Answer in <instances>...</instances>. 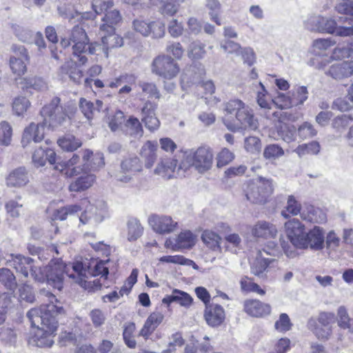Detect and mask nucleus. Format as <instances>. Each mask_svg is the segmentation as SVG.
<instances>
[{
    "label": "nucleus",
    "instance_id": "obj_47",
    "mask_svg": "<svg viewBox=\"0 0 353 353\" xmlns=\"http://www.w3.org/2000/svg\"><path fill=\"white\" fill-rule=\"evenodd\" d=\"M143 228L138 220L132 219L128 222V240H137L142 234Z\"/></svg>",
    "mask_w": 353,
    "mask_h": 353
},
{
    "label": "nucleus",
    "instance_id": "obj_63",
    "mask_svg": "<svg viewBox=\"0 0 353 353\" xmlns=\"http://www.w3.org/2000/svg\"><path fill=\"white\" fill-rule=\"evenodd\" d=\"M298 134L301 139H305L315 136L316 131L311 123L305 122L298 128Z\"/></svg>",
    "mask_w": 353,
    "mask_h": 353
},
{
    "label": "nucleus",
    "instance_id": "obj_45",
    "mask_svg": "<svg viewBox=\"0 0 353 353\" xmlns=\"http://www.w3.org/2000/svg\"><path fill=\"white\" fill-rule=\"evenodd\" d=\"M338 325L343 329H347L353 332V319L349 317L347 310L344 306H340L337 310Z\"/></svg>",
    "mask_w": 353,
    "mask_h": 353
},
{
    "label": "nucleus",
    "instance_id": "obj_56",
    "mask_svg": "<svg viewBox=\"0 0 353 353\" xmlns=\"http://www.w3.org/2000/svg\"><path fill=\"white\" fill-rule=\"evenodd\" d=\"M284 151L281 147L276 144L267 145L263 152V156L267 159H275L282 157Z\"/></svg>",
    "mask_w": 353,
    "mask_h": 353
},
{
    "label": "nucleus",
    "instance_id": "obj_19",
    "mask_svg": "<svg viewBox=\"0 0 353 353\" xmlns=\"http://www.w3.org/2000/svg\"><path fill=\"white\" fill-rule=\"evenodd\" d=\"M121 168L123 172L128 174L118 176V180L127 183L130 180L132 174L141 170V164L139 159L135 154H130L122 161Z\"/></svg>",
    "mask_w": 353,
    "mask_h": 353
},
{
    "label": "nucleus",
    "instance_id": "obj_20",
    "mask_svg": "<svg viewBox=\"0 0 353 353\" xmlns=\"http://www.w3.org/2000/svg\"><path fill=\"white\" fill-rule=\"evenodd\" d=\"M6 181L8 187L23 188L30 181L28 172L23 167L15 168L6 176Z\"/></svg>",
    "mask_w": 353,
    "mask_h": 353
},
{
    "label": "nucleus",
    "instance_id": "obj_11",
    "mask_svg": "<svg viewBox=\"0 0 353 353\" xmlns=\"http://www.w3.org/2000/svg\"><path fill=\"white\" fill-rule=\"evenodd\" d=\"M182 165V154L179 157V159H165L160 161L158 164L156 172L162 177L170 179L171 178L185 177L188 174L187 171H184L181 174L180 167Z\"/></svg>",
    "mask_w": 353,
    "mask_h": 353
},
{
    "label": "nucleus",
    "instance_id": "obj_17",
    "mask_svg": "<svg viewBox=\"0 0 353 353\" xmlns=\"http://www.w3.org/2000/svg\"><path fill=\"white\" fill-rule=\"evenodd\" d=\"M5 263L6 265L14 268L17 272H20L27 278L29 271L32 268L34 261L30 257H26L21 254H10V258L6 259Z\"/></svg>",
    "mask_w": 353,
    "mask_h": 353
},
{
    "label": "nucleus",
    "instance_id": "obj_12",
    "mask_svg": "<svg viewBox=\"0 0 353 353\" xmlns=\"http://www.w3.org/2000/svg\"><path fill=\"white\" fill-rule=\"evenodd\" d=\"M284 229L290 243L298 248L302 245V240L305 233V227L299 219H292L284 224Z\"/></svg>",
    "mask_w": 353,
    "mask_h": 353
},
{
    "label": "nucleus",
    "instance_id": "obj_7",
    "mask_svg": "<svg viewBox=\"0 0 353 353\" xmlns=\"http://www.w3.org/2000/svg\"><path fill=\"white\" fill-rule=\"evenodd\" d=\"M72 109L70 105L61 104V99L56 97L42 108L41 114L43 117L45 124L52 129H56L68 121Z\"/></svg>",
    "mask_w": 353,
    "mask_h": 353
},
{
    "label": "nucleus",
    "instance_id": "obj_1",
    "mask_svg": "<svg viewBox=\"0 0 353 353\" xmlns=\"http://www.w3.org/2000/svg\"><path fill=\"white\" fill-rule=\"evenodd\" d=\"M41 295L44 303L27 313V317L34 327L28 341L39 347H50L54 343L53 338L58 327L57 316L65 311L61 302L51 292L42 290Z\"/></svg>",
    "mask_w": 353,
    "mask_h": 353
},
{
    "label": "nucleus",
    "instance_id": "obj_13",
    "mask_svg": "<svg viewBox=\"0 0 353 353\" xmlns=\"http://www.w3.org/2000/svg\"><path fill=\"white\" fill-rule=\"evenodd\" d=\"M303 243L299 249L310 248L313 250H321L324 247L325 236L323 229L314 226L308 232H305L302 240Z\"/></svg>",
    "mask_w": 353,
    "mask_h": 353
},
{
    "label": "nucleus",
    "instance_id": "obj_31",
    "mask_svg": "<svg viewBox=\"0 0 353 353\" xmlns=\"http://www.w3.org/2000/svg\"><path fill=\"white\" fill-rule=\"evenodd\" d=\"M179 72V68L178 64L170 57L163 58L162 65L158 69L159 74L165 79L175 77Z\"/></svg>",
    "mask_w": 353,
    "mask_h": 353
},
{
    "label": "nucleus",
    "instance_id": "obj_32",
    "mask_svg": "<svg viewBox=\"0 0 353 353\" xmlns=\"http://www.w3.org/2000/svg\"><path fill=\"white\" fill-rule=\"evenodd\" d=\"M336 43L331 38L315 39L312 46V53L318 57L326 56V51Z\"/></svg>",
    "mask_w": 353,
    "mask_h": 353
},
{
    "label": "nucleus",
    "instance_id": "obj_55",
    "mask_svg": "<svg viewBox=\"0 0 353 353\" xmlns=\"http://www.w3.org/2000/svg\"><path fill=\"white\" fill-rule=\"evenodd\" d=\"M205 46L200 42H193L190 44L188 55L192 59H200L203 57L205 54L204 50Z\"/></svg>",
    "mask_w": 353,
    "mask_h": 353
},
{
    "label": "nucleus",
    "instance_id": "obj_5",
    "mask_svg": "<svg viewBox=\"0 0 353 353\" xmlns=\"http://www.w3.org/2000/svg\"><path fill=\"white\" fill-rule=\"evenodd\" d=\"M182 165L179 170L181 174L188 173L193 168L199 174H204L212 170L214 164V152L208 145H201L196 148L188 149L181 152Z\"/></svg>",
    "mask_w": 353,
    "mask_h": 353
},
{
    "label": "nucleus",
    "instance_id": "obj_46",
    "mask_svg": "<svg viewBox=\"0 0 353 353\" xmlns=\"http://www.w3.org/2000/svg\"><path fill=\"white\" fill-rule=\"evenodd\" d=\"M256 102L261 108L267 110L271 108L272 101L269 99L268 92L261 82L258 84Z\"/></svg>",
    "mask_w": 353,
    "mask_h": 353
},
{
    "label": "nucleus",
    "instance_id": "obj_23",
    "mask_svg": "<svg viewBox=\"0 0 353 353\" xmlns=\"http://www.w3.org/2000/svg\"><path fill=\"white\" fill-rule=\"evenodd\" d=\"M245 311L250 316L261 317L270 313V305L259 300H248L244 303Z\"/></svg>",
    "mask_w": 353,
    "mask_h": 353
},
{
    "label": "nucleus",
    "instance_id": "obj_4",
    "mask_svg": "<svg viewBox=\"0 0 353 353\" xmlns=\"http://www.w3.org/2000/svg\"><path fill=\"white\" fill-rule=\"evenodd\" d=\"M47 274V282L59 290L63 288L64 274H67L70 279L85 288L88 270L83 266V263L76 261L72 265H65L62 261H51L45 268Z\"/></svg>",
    "mask_w": 353,
    "mask_h": 353
},
{
    "label": "nucleus",
    "instance_id": "obj_14",
    "mask_svg": "<svg viewBox=\"0 0 353 353\" xmlns=\"http://www.w3.org/2000/svg\"><path fill=\"white\" fill-rule=\"evenodd\" d=\"M251 234L256 239H274L278 234V229L272 223L259 221L251 227Z\"/></svg>",
    "mask_w": 353,
    "mask_h": 353
},
{
    "label": "nucleus",
    "instance_id": "obj_29",
    "mask_svg": "<svg viewBox=\"0 0 353 353\" xmlns=\"http://www.w3.org/2000/svg\"><path fill=\"white\" fill-rule=\"evenodd\" d=\"M103 101L97 100L95 103L85 99L81 98L79 101V108L88 119H92L97 117L103 108Z\"/></svg>",
    "mask_w": 353,
    "mask_h": 353
},
{
    "label": "nucleus",
    "instance_id": "obj_22",
    "mask_svg": "<svg viewBox=\"0 0 353 353\" xmlns=\"http://www.w3.org/2000/svg\"><path fill=\"white\" fill-rule=\"evenodd\" d=\"M327 74L336 80L347 78L353 74V61H347L333 64Z\"/></svg>",
    "mask_w": 353,
    "mask_h": 353
},
{
    "label": "nucleus",
    "instance_id": "obj_48",
    "mask_svg": "<svg viewBox=\"0 0 353 353\" xmlns=\"http://www.w3.org/2000/svg\"><path fill=\"white\" fill-rule=\"evenodd\" d=\"M136 330L134 323H128L125 325L123 333V340L125 345L130 348H135L137 342L134 339V332Z\"/></svg>",
    "mask_w": 353,
    "mask_h": 353
},
{
    "label": "nucleus",
    "instance_id": "obj_24",
    "mask_svg": "<svg viewBox=\"0 0 353 353\" xmlns=\"http://www.w3.org/2000/svg\"><path fill=\"white\" fill-rule=\"evenodd\" d=\"M101 39V50L106 58L109 57L112 50L121 47L123 45V40L121 37L113 32L112 33H107Z\"/></svg>",
    "mask_w": 353,
    "mask_h": 353
},
{
    "label": "nucleus",
    "instance_id": "obj_18",
    "mask_svg": "<svg viewBox=\"0 0 353 353\" xmlns=\"http://www.w3.org/2000/svg\"><path fill=\"white\" fill-rule=\"evenodd\" d=\"M204 318L211 327L220 325L225 320V313L223 307L218 304L211 303L205 305Z\"/></svg>",
    "mask_w": 353,
    "mask_h": 353
},
{
    "label": "nucleus",
    "instance_id": "obj_28",
    "mask_svg": "<svg viewBox=\"0 0 353 353\" xmlns=\"http://www.w3.org/2000/svg\"><path fill=\"white\" fill-rule=\"evenodd\" d=\"M32 162L37 167L43 166L48 161L50 164L56 162V153L54 150L39 148L34 150L32 154Z\"/></svg>",
    "mask_w": 353,
    "mask_h": 353
},
{
    "label": "nucleus",
    "instance_id": "obj_42",
    "mask_svg": "<svg viewBox=\"0 0 353 353\" xmlns=\"http://www.w3.org/2000/svg\"><path fill=\"white\" fill-rule=\"evenodd\" d=\"M320 145L317 141L299 145L294 150L299 157L305 155H315L320 152Z\"/></svg>",
    "mask_w": 353,
    "mask_h": 353
},
{
    "label": "nucleus",
    "instance_id": "obj_39",
    "mask_svg": "<svg viewBox=\"0 0 353 353\" xmlns=\"http://www.w3.org/2000/svg\"><path fill=\"white\" fill-rule=\"evenodd\" d=\"M59 145L65 151H74L80 148L81 141L72 134H67L60 138L57 141Z\"/></svg>",
    "mask_w": 353,
    "mask_h": 353
},
{
    "label": "nucleus",
    "instance_id": "obj_3",
    "mask_svg": "<svg viewBox=\"0 0 353 353\" xmlns=\"http://www.w3.org/2000/svg\"><path fill=\"white\" fill-rule=\"evenodd\" d=\"M223 122L231 131L256 130L259 123L253 110L240 99H232L223 105Z\"/></svg>",
    "mask_w": 353,
    "mask_h": 353
},
{
    "label": "nucleus",
    "instance_id": "obj_57",
    "mask_svg": "<svg viewBox=\"0 0 353 353\" xmlns=\"http://www.w3.org/2000/svg\"><path fill=\"white\" fill-rule=\"evenodd\" d=\"M244 148L247 152L255 154L261 151V143L256 137H249L245 139Z\"/></svg>",
    "mask_w": 353,
    "mask_h": 353
},
{
    "label": "nucleus",
    "instance_id": "obj_40",
    "mask_svg": "<svg viewBox=\"0 0 353 353\" xmlns=\"http://www.w3.org/2000/svg\"><path fill=\"white\" fill-rule=\"evenodd\" d=\"M30 107V102L29 99L25 97H17L12 101V111L17 116H23Z\"/></svg>",
    "mask_w": 353,
    "mask_h": 353
},
{
    "label": "nucleus",
    "instance_id": "obj_9",
    "mask_svg": "<svg viewBox=\"0 0 353 353\" xmlns=\"http://www.w3.org/2000/svg\"><path fill=\"white\" fill-rule=\"evenodd\" d=\"M339 21L344 25H338L335 20L322 17L319 32L335 34L339 37L353 36V19L343 17L339 18Z\"/></svg>",
    "mask_w": 353,
    "mask_h": 353
},
{
    "label": "nucleus",
    "instance_id": "obj_51",
    "mask_svg": "<svg viewBox=\"0 0 353 353\" xmlns=\"http://www.w3.org/2000/svg\"><path fill=\"white\" fill-rule=\"evenodd\" d=\"M206 7L210 10L209 14L212 21L218 26L221 25V21L219 17L221 9V5L217 0H207Z\"/></svg>",
    "mask_w": 353,
    "mask_h": 353
},
{
    "label": "nucleus",
    "instance_id": "obj_8",
    "mask_svg": "<svg viewBox=\"0 0 353 353\" xmlns=\"http://www.w3.org/2000/svg\"><path fill=\"white\" fill-rule=\"evenodd\" d=\"M273 192L272 181L262 177L250 181L245 189L248 200L254 203H263Z\"/></svg>",
    "mask_w": 353,
    "mask_h": 353
},
{
    "label": "nucleus",
    "instance_id": "obj_52",
    "mask_svg": "<svg viewBox=\"0 0 353 353\" xmlns=\"http://www.w3.org/2000/svg\"><path fill=\"white\" fill-rule=\"evenodd\" d=\"M241 288L243 292H256L260 295H264L265 292L260 288V286L254 283L250 278L245 276L241 280Z\"/></svg>",
    "mask_w": 353,
    "mask_h": 353
},
{
    "label": "nucleus",
    "instance_id": "obj_58",
    "mask_svg": "<svg viewBox=\"0 0 353 353\" xmlns=\"http://www.w3.org/2000/svg\"><path fill=\"white\" fill-rule=\"evenodd\" d=\"M0 126L2 134L0 138V143L7 146L10 144L12 140V127L7 121H2Z\"/></svg>",
    "mask_w": 353,
    "mask_h": 353
},
{
    "label": "nucleus",
    "instance_id": "obj_64",
    "mask_svg": "<svg viewBox=\"0 0 353 353\" xmlns=\"http://www.w3.org/2000/svg\"><path fill=\"white\" fill-rule=\"evenodd\" d=\"M336 10L340 13L350 15L347 18L353 19V0H341L336 6Z\"/></svg>",
    "mask_w": 353,
    "mask_h": 353
},
{
    "label": "nucleus",
    "instance_id": "obj_62",
    "mask_svg": "<svg viewBox=\"0 0 353 353\" xmlns=\"http://www.w3.org/2000/svg\"><path fill=\"white\" fill-rule=\"evenodd\" d=\"M126 126L128 128V132L132 136L134 137H141L142 136L141 125L137 118H130L127 121Z\"/></svg>",
    "mask_w": 353,
    "mask_h": 353
},
{
    "label": "nucleus",
    "instance_id": "obj_33",
    "mask_svg": "<svg viewBox=\"0 0 353 353\" xmlns=\"http://www.w3.org/2000/svg\"><path fill=\"white\" fill-rule=\"evenodd\" d=\"M20 84L23 90L33 89L37 91H42L47 88V84L45 81L37 77L24 78L21 81Z\"/></svg>",
    "mask_w": 353,
    "mask_h": 353
},
{
    "label": "nucleus",
    "instance_id": "obj_54",
    "mask_svg": "<svg viewBox=\"0 0 353 353\" xmlns=\"http://www.w3.org/2000/svg\"><path fill=\"white\" fill-rule=\"evenodd\" d=\"M296 129L291 125L283 124L279 128V133L281 137L285 142H291L294 140Z\"/></svg>",
    "mask_w": 353,
    "mask_h": 353
},
{
    "label": "nucleus",
    "instance_id": "obj_34",
    "mask_svg": "<svg viewBox=\"0 0 353 353\" xmlns=\"http://www.w3.org/2000/svg\"><path fill=\"white\" fill-rule=\"evenodd\" d=\"M177 223L170 216H163L156 219V232L160 234L170 233L174 230Z\"/></svg>",
    "mask_w": 353,
    "mask_h": 353
},
{
    "label": "nucleus",
    "instance_id": "obj_50",
    "mask_svg": "<svg viewBox=\"0 0 353 353\" xmlns=\"http://www.w3.org/2000/svg\"><path fill=\"white\" fill-rule=\"evenodd\" d=\"M272 103L280 109H288L294 106L291 95L282 92H279L277 95L272 99Z\"/></svg>",
    "mask_w": 353,
    "mask_h": 353
},
{
    "label": "nucleus",
    "instance_id": "obj_26",
    "mask_svg": "<svg viewBox=\"0 0 353 353\" xmlns=\"http://www.w3.org/2000/svg\"><path fill=\"white\" fill-rule=\"evenodd\" d=\"M18 50L20 57H12L10 59V66L14 74L21 76L26 71V61L28 60V56L23 46L19 47Z\"/></svg>",
    "mask_w": 353,
    "mask_h": 353
},
{
    "label": "nucleus",
    "instance_id": "obj_53",
    "mask_svg": "<svg viewBox=\"0 0 353 353\" xmlns=\"http://www.w3.org/2000/svg\"><path fill=\"white\" fill-rule=\"evenodd\" d=\"M234 159V154L229 149L223 148L216 155V166L222 168L232 162Z\"/></svg>",
    "mask_w": 353,
    "mask_h": 353
},
{
    "label": "nucleus",
    "instance_id": "obj_25",
    "mask_svg": "<svg viewBox=\"0 0 353 353\" xmlns=\"http://www.w3.org/2000/svg\"><path fill=\"white\" fill-rule=\"evenodd\" d=\"M122 20L120 12L117 10H112L107 12L102 19V23L100 26V31L105 33H112L115 30V26Z\"/></svg>",
    "mask_w": 353,
    "mask_h": 353
},
{
    "label": "nucleus",
    "instance_id": "obj_44",
    "mask_svg": "<svg viewBox=\"0 0 353 353\" xmlns=\"http://www.w3.org/2000/svg\"><path fill=\"white\" fill-rule=\"evenodd\" d=\"M0 282L10 290H14L17 285L14 274L5 268H0Z\"/></svg>",
    "mask_w": 353,
    "mask_h": 353
},
{
    "label": "nucleus",
    "instance_id": "obj_2",
    "mask_svg": "<svg viewBox=\"0 0 353 353\" xmlns=\"http://www.w3.org/2000/svg\"><path fill=\"white\" fill-rule=\"evenodd\" d=\"M105 164L103 154L101 152L95 154L89 149L81 150L73 154L68 161L55 166L66 177L71 178L82 174L69 185L70 192L84 191L93 185L96 181V176L90 173L102 168Z\"/></svg>",
    "mask_w": 353,
    "mask_h": 353
},
{
    "label": "nucleus",
    "instance_id": "obj_21",
    "mask_svg": "<svg viewBox=\"0 0 353 353\" xmlns=\"http://www.w3.org/2000/svg\"><path fill=\"white\" fill-rule=\"evenodd\" d=\"M44 125L41 123H31L23 131L21 143L23 146L31 141L35 143L41 141L44 138Z\"/></svg>",
    "mask_w": 353,
    "mask_h": 353
},
{
    "label": "nucleus",
    "instance_id": "obj_16",
    "mask_svg": "<svg viewBox=\"0 0 353 353\" xmlns=\"http://www.w3.org/2000/svg\"><path fill=\"white\" fill-rule=\"evenodd\" d=\"M137 77L130 73H123L113 79L108 84L110 88H117L123 85L118 91V94L124 96L130 94L132 86L136 83Z\"/></svg>",
    "mask_w": 353,
    "mask_h": 353
},
{
    "label": "nucleus",
    "instance_id": "obj_43",
    "mask_svg": "<svg viewBox=\"0 0 353 353\" xmlns=\"http://www.w3.org/2000/svg\"><path fill=\"white\" fill-rule=\"evenodd\" d=\"M201 239L209 248L214 250L220 249L221 238L216 233L210 230H205L202 234Z\"/></svg>",
    "mask_w": 353,
    "mask_h": 353
},
{
    "label": "nucleus",
    "instance_id": "obj_49",
    "mask_svg": "<svg viewBox=\"0 0 353 353\" xmlns=\"http://www.w3.org/2000/svg\"><path fill=\"white\" fill-rule=\"evenodd\" d=\"M141 156L145 159V166L148 168L154 162V148L152 141H147L141 149Z\"/></svg>",
    "mask_w": 353,
    "mask_h": 353
},
{
    "label": "nucleus",
    "instance_id": "obj_35",
    "mask_svg": "<svg viewBox=\"0 0 353 353\" xmlns=\"http://www.w3.org/2000/svg\"><path fill=\"white\" fill-rule=\"evenodd\" d=\"M291 95L294 106L303 105L308 99L309 92L306 86L295 85L288 92Z\"/></svg>",
    "mask_w": 353,
    "mask_h": 353
},
{
    "label": "nucleus",
    "instance_id": "obj_61",
    "mask_svg": "<svg viewBox=\"0 0 353 353\" xmlns=\"http://www.w3.org/2000/svg\"><path fill=\"white\" fill-rule=\"evenodd\" d=\"M7 213L12 217L17 218L20 216L23 210V204L17 201L10 200L6 204Z\"/></svg>",
    "mask_w": 353,
    "mask_h": 353
},
{
    "label": "nucleus",
    "instance_id": "obj_38",
    "mask_svg": "<svg viewBox=\"0 0 353 353\" xmlns=\"http://www.w3.org/2000/svg\"><path fill=\"white\" fill-rule=\"evenodd\" d=\"M174 241H177L179 251L182 249H188L194 245L196 236L189 230L181 232Z\"/></svg>",
    "mask_w": 353,
    "mask_h": 353
},
{
    "label": "nucleus",
    "instance_id": "obj_36",
    "mask_svg": "<svg viewBox=\"0 0 353 353\" xmlns=\"http://www.w3.org/2000/svg\"><path fill=\"white\" fill-rule=\"evenodd\" d=\"M301 205L293 195L288 197L287 203L283 210L281 211V216L285 219L290 216H296L301 213Z\"/></svg>",
    "mask_w": 353,
    "mask_h": 353
},
{
    "label": "nucleus",
    "instance_id": "obj_37",
    "mask_svg": "<svg viewBox=\"0 0 353 353\" xmlns=\"http://www.w3.org/2000/svg\"><path fill=\"white\" fill-rule=\"evenodd\" d=\"M307 327L319 339H327L332 334L331 327H325L318 324L314 318L309 319Z\"/></svg>",
    "mask_w": 353,
    "mask_h": 353
},
{
    "label": "nucleus",
    "instance_id": "obj_27",
    "mask_svg": "<svg viewBox=\"0 0 353 353\" xmlns=\"http://www.w3.org/2000/svg\"><path fill=\"white\" fill-rule=\"evenodd\" d=\"M301 217L304 221L316 223H322L327 220L326 214L321 209L311 205L305 207L301 213Z\"/></svg>",
    "mask_w": 353,
    "mask_h": 353
},
{
    "label": "nucleus",
    "instance_id": "obj_41",
    "mask_svg": "<svg viewBox=\"0 0 353 353\" xmlns=\"http://www.w3.org/2000/svg\"><path fill=\"white\" fill-rule=\"evenodd\" d=\"M142 121L145 123L146 128L151 131L154 128V123L153 121L154 117V106L150 102L145 103L142 108Z\"/></svg>",
    "mask_w": 353,
    "mask_h": 353
},
{
    "label": "nucleus",
    "instance_id": "obj_30",
    "mask_svg": "<svg viewBox=\"0 0 353 353\" xmlns=\"http://www.w3.org/2000/svg\"><path fill=\"white\" fill-rule=\"evenodd\" d=\"M61 74L68 75L70 80L76 83H80L83 78V72L78 69L77 63L70 59L60 67Z\"/></svg>",
    "mask_w": 353,
    "mask_h": 353
},
{
    "label": "nucleus",
    "instance_id": "obj_59",
    "mask_svg": "<svg viewBox=\"0 0 353 353\" xmlns=\"http://www.w3.org/2000/svg\"><path fill=\"white\" fill-rule=\"evenodd\" d=\"M113 5L112 1L92 0V8L95 14H100L103 12L105 14L107 12H109V9L113 7Z\"/></svg>",
    "mask_w": 353,
    "mask_h": 353
},
{
    "label": "nucleus",
    "instance_id": "obj_6",
    "mask_svg": "<svg viewBox=\"0 0 353 353\" xmlns=\"http://www.w3.org/2000/svg\"><path fill=\"white\" fill-rule=\"evenodd\" d=\"M66 208L68 214L70 215L77 213L82 208H85L79 217V220L83 224L101 223L107 216V206L102 200L94 201L91 203L90 201L84 199L81 200V205L75 204L67 205Z\"/></svg>",
    "mask_w": 353,
    "mask_h": 353
},
{
    "label": "nucleus",
    "instance_id": "obj_15",
    "mask_svg": "<svg viewBox=\"0 0 353 353\" xmlns=\"http://www.w3.org/2000/svg\"><path fill=\"white\" fill-rule=\"evenodd\" d=\"M268 247V250L263 249V251L259 250L258 252L256 259L251 265L252 273L259 277L263 276V273L272 261L271 259L264 257L263 252L268 255L273 254L272 252H274L275 248L276 247V243L275 242L271 241Z\"/></svg>",
    "mask_w": 353,
    "mask_h": 353
},
{
    "label": "nucleus",
    "instance_id": "obj_60",
    "mask_svg": "<svg viewBox=\"0 0 353 353\" xmlns=\"http://www.w3.org/2000/svg\"><path fill=\"white\" fill-rule=\"evenodd\" d=\"M352 53L353 48L352 44L348 45L347 47L339 46L333 50L332 57L333 59H341L351 57Z\"/></svg>",
    "mask_w": 353,
    "mask_h": 353
},
{
    "label": "nucleus",
    "instance_id": "obj_10",
    "mask_svg": "<svg viewBox=\"0 0 353 353\" xmlns=\"http://www.w3.org/2000/svg\"><path fill=\"white\" fill-rule=\"evenodd\" d=\"M72 43H73L72 54L83 52L85 46L89 44L86 32L79 26H75L72 28L68 38L64 37L61 40V45L63 48H67Z\"/></svg>",
    "mask_w": 353,
    "mask_h": 353
}]
</instances>
